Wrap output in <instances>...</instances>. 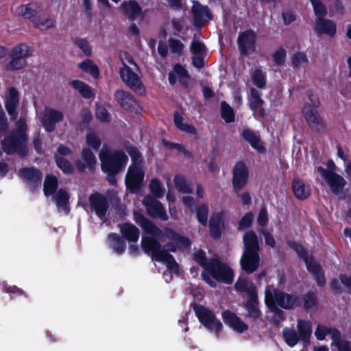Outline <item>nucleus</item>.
<instances>
[{
    "mask_svg": "<svg viewBox=\"0 0 351 351\" xmlns=\"http://www.w3.org/2000/svg\"><path fill=\"white\" fill-rule=\"evenodd\" d=\"M114 97L117 104L124 110L131 112L138 111L137 101L130 93L119 89L115 91Z\"/></svg>",
    "mask_w": 351,
    "mask_h": 351,
    "instance_id": "19",
    "label": "nucleus"
},
{
    "mask_svg": "<svg viewBox=\"0 0 351 351\" xmlns=\"http://www.w3.org/2000/svg\"><path fill=\"white\" fill-rule=\"evenodd\" d=\"M70 84L75 90H77L84 98L91 99L95 97L92 88L83 81L73 80L70 82Z\"/></svg>",
    "mask_w": 351,
    "mask_h": 351,
    "instance_id": "36",
    "label": "nucleus"
},
{
    "mask_svg": "<svg viewBox=\"0 0 351 351\" xmlns=\"http://www.w3.org/2000/svg\"><path fill=\"white\" fill-rule=\"evenodd\" d=\"M223 226V213L222 212L212 214L209 221V230L211 237L218 239L221 237V227Z\"/></svg>",
    "mask_w": 351,
    "mask_h": 351,
    "instance_id": "27",
    "label": "nucleus"
},
{
    "mask_svg": "<svg viewBox=\"0 0 351 351\" xmlns=\"http://www.w3.org/2000/svg\"><path fill=\"white\" fill-rule=\"evenodd\" d=\"M258 305L257 293L254 294L252 292V294L248 297L243 306L247 311V314L245 316L252 318L254 321L259 319L261 316V311L259 309Z\"/></svg>",
    "mask_w": 351,
    "mask_h": 351,
    "instance_id": "28",
    "label": "nucleus"
},
{
    "mask_svg": "<svg viewBox=\"0 0 351 351\" xmlns=\"http://www.w3.org/2000/svg\"><path fill=\"white\" fill-rule=\"evenodd\" d=\"M282 337L287 346L291 348L296 346L300 340L297 331L287 327H285L282 330Z\"/></svg>",
    "mask_w": 351,
    "mask_h": 351,
    "instance_id": "42",
    "label": "nucleus"
},
{
    "mask_svg": "<svg viewBox=\"0 0 351 351\" xmlns=\"http://www.w3.org/2000/svg\"><path fill=\"white\" fill-rule=\"evenodd\" d=\"M101 169L106 173V180L111 186H117V176L125 168L128 161L126 154L121 149L111 150L104 147L99 153Z\"/></svg>",
    "mask_w": 351,
    "mask_h": 351,
    "instance_id": "1",
    "label": "nucleus"
},
{
    "mask_svg": "<svg viewBox=\"0 0 351 351\" xmlns=\"http://www.w3.org/2000/svg\"><path fill=\"white\" fill-rule=\"evenodd\" d=\"M19 176L32 193L40 189L43 175L40 169L34 167H22L19 171Z\"/></svg>",
    "mask_w": 351,
    "mask_h": 351,
    "instance_id": "10",
    "label": "nucleus"
},
{
    "mask_svg": "<svg viewBox=\"0 0 351 351\" xmlns=\"http://www.w3.org/2000/svg\"><path fill=\"white\" fill-rule=\"evenodd\" d=\"M252 83L258 88L263 89L266 86V74L261 69H256L252 75Z\"/></svg>",
    "mask_w": 351,
    "mask_h": 351,
    "instance_id": "50",
    "label": "nucleus"
},
{
    "mask_svg": "<svg viewBox=\"0 0 351 351\" xmlns=\"http://www.w3.org/2000/svg\"><path fill=\"white\" fill-rule=\"evenodd\" d=\"M288 245L296 252L299 258L302 259L304 261L310 257L306 249L299 243L296 241H290L288 242Z\"/></svg>",
    "mask_w": 351,
    "mask_h": 351,
    "instance_id": "63",
    "label": "nucleus"
},
{
    "mask_svg": "<svg viewBox=\"0 0 351 351\" xmlns=\"http://www.w3.org/2000/svg\"><path fill=\"white\" fill-rule=\"evenodd\" d=\"M41 11L40 5L32 1L27 4H22L16 8L17 15L23 19L32 22L35 28L44 31L55 26V21L51 18L41 19L38 13Z\"/></svg>",
    "mask_w": 351,
    "mask_h": 351,
    "instance_id": "3",
    "label": "nucleus"
},
{
    "mask_svg": "<svg viewBox=\"0 0 351 351\" xmlns=\"http://www.w3.org/2000/svg\"><path fill=\"white\" fill-rule=\"evenodd\" d=\"M302 302H303V308L306 311H309L315 308L318 305V298L315 292L308 291L302 298H301Z\"/></svg>",
    "mask_w": 351,
    "mask_h": 351,
    "instance_id": "44",
    "label": "nucleus"
},
{
    "mask_svg": "<svg viewBox=\"0 0 351 351\" xmlns=\"http://www.w3.org/2000/svg\"><path fill=\"white\" fill-rule=\"evenodd\" d=\"M302 112L308 127L313 132L320 134L325 131V123L316 110L308 104H304Z\"/></svg>",
    "mask_w": 351,
    "mask_h": 351,
    "instance_id": "15",
    "label": "nucleus"
},
{
    "mask_svg": "<svg viewBox=\"0 0 351 351\" xmlns=\"http://www.w3.org/2000/svg\"><path fill=\"white\" fill-rule=\"evenodd\" d=\"M207 272L219 283L231 285L234 281L233 269L218 258H210V264Z\"/></svg>",
    "mask_w": 351,
    "mask_h": 351,
    "instance_id": "6",
    "label": "nucleus"
},
{
    "mask_svg": "<svg viewBox=\"0 0 351 351\" xmlns=\"http://www.w3.org/2000/svg\"><path fill=\"white\" fill-rule=\"evenodd\" d=\"M121 9L130 21H134L138 19L143 20L146 13V10L143 11L142 7L136 0L123 1L121 4Z\"/></svg>",
    "mask_w": 351,
    "mask_h": 351,
    "instance_id": "18",
    "label": "nucleus"
},
{
    "mask_svg": "<svg viewBox=\"0 0 351 351\" xmlns=\"http://www.w3.org/2000/svg\"><path fill=\"white\" fill-rule=\"evenodd\" d=\"M232 190L237 195L239 192L245 187L249 180V169L243 160L237 161L232 171Z\"/></svg>",
    "mask_w": 351,
    "mask_h": 351,
    "instance_id": "11",
    "label": "nucleus"
},
{
    "mask_svg": "<svg viewBox=\"0 0 351 351\" xmlns=\"http://www.w3.org/2000/svg\"><path fill=\"white\" fill-rule=\"evenodd\" d=\"M10 56L11 58V60L7 66L8 71H17L22 69L27 64L26 60H23L16 56H12L11 53Z\"/></svg>",
    "mask_w": 351,
    "mask_h": 351,
    "instance_id": "58",
    "label": "nucleus"
},
{
    "mask_svg": "<svg viewBox=\"0 0 351 351\" xmlns=\"http://www.w3.org/2000/svg\"><path fill=\"white\" fill-rule=\"evenodd\" d=\"M149 189L152 195V197L156 199L163 197L165 193V189L162 182L157 178H154L150 180Z\"/></svg>",
    "mask_w": 351,
    "mask_h": 351,
    "instance_id": "40",
    "label": "nucleus"
},
{
    "mask_svg": "<svg viewBox=\"0 0 351 351\" xmlns=\"http://www.w3.org/2000/svg\"><path fill=\"white\" fill-rule=\"evenodd\" d=\"M27 137L10 131L1 142L3 150L8 154L11 155L18 152L20 155L27 154L26 142Z\"/></svg>",
    "mask_w": 351,
    "mask_h": 351,
    "instance_id": "8",
    "label": "nucleus"
},
{
    "mask_svg": "<svg viewBox=\"0 0 351 351\" xmlns=\"http://www.w3.org/2000/svg\"><path fill=\"white\" fill-rule=\"evenodd\" d=\"M141 247L145 253H152V258L157 261L159 258V252L161 250V244L158 240L154 237H143L141 241Z\"/></svg>",
    "mask_w": 351,
    "mask_h": 351,
    "instance_id": "29",
    "label": "nucleus"
},
{
    "mask_svg": "<svg viewBox=\"0 0 351 351\" xmlns=\"http://www.w3.org/2000/svg\"><path fill=\"white\" fill-rule=\"evenodd\" d=\"M145 173L141 165L131 164L125 177L126 189L132 194L140 192L143 186Z\"/></svg>",
    "mask_w": 351,
    "mask_h": 351,
    "instance_id": "7",
    "label": "nucleus"
},
{
    "mask_svg": "<svg viewBox=\"0 0 351 351\" xmlns=\"http://www.w3.org/2000/svg\"><path fill=\"white\" fill-rule=\"evenodd\" d=\"M291 65L293 68H300L302 64H308V60L304 52H296L291 57Z\"/></svg>",
    "mask_w": 351,
    "mask_h": 351,
    "instance_id": "60",
    "label": "nucleus"
},
{
    "mask_svg": "<svg viewBox=\"0 0 351 351\" xmlns=\"http://www.w3.org/2000/svg\"><path fill=\"white\" fill-rule=\"evenodd\" d=\"M134 219L148 234L157 235L160 232L158 226L146 218L141 213L134 211Z\"/></svg>",
    "mask_w": 351,
    "mask_h": 351,
    "instance_id": "30",
    "label": "nucleus"
},
{
    "mask_svg": "<svg viewBox=\"0 0 351 351\" xmlns=\"http://www.w3.org/2000/svg\"><path fill=\"white\" fill-rule=\"evenodd\" d=\"M254 221V214L250 211L246 213L239 222V230H243L250 228Z\"/></svg>",
    "mask_w": 351,
    "mask_h": 351,
    "instance_id": "62",
    "label": "nucleus"
},
{
    "mask_svg": "<svg viewBox=\"0 0 351 351\" xmlns=\"http://www.w3.org/2000/svg\"><path fill=\"white\" fill-rule=\"evenodd\" d=\"M64 115L61 111L49 108L45 112L41 122L45 130L48 132L55 130L56 123L63 120Z\"/></svg>",
    "mask_w": 351,
    "mask_h": 351,
    "instance_id": "23",
    "label": "nucleus"
},
{
    "mask_svg": "<svg viewBox=\"0 0 351 351\" xmlns=\"http://www.w3.org/2000/svg\"><path fill=\"white\" fill-rule=\"evenodd\" d=\"M156 261L164 262L169 271L173 272L175 274H179L180 267L173 255L163 253V256L157 258Z\"/></svg>",
    "mask_w": 351,
    "mask_h": 351,
    "instance_id": "45",
    "label": "nucleus"
},
{
    "mask_svg": "<svg viewBox=\"0 0 351 351\" xmlns=\"http://www.w3.org/2000/svg\"><path fill=\"white\" fill-rule=\"evenodd\" d=\"M121 78L138 95L143 96L146 94V89L138 75L128 66L124 64V67L119 71Z\"/></svg>",
    "mask_w": 351,
    "mask_h": 351,
    "instance_id": "12",
    "label": "nucleus"
},
{
    "mask_svg": "<svg viewBox=\"0 0 351 351\" xmlns=\"http://www.w3.org/2000/svg\"><path fill=\"white\" fill-rule=\"evenodd\" d=\"M298 334L303 345L306 346L310 343L312 335V326L309 321L305 319H298L297 322Z\"/></svg>",
    "mask_w": 351,
    "mask_h": 351,
    "instance_id": "31",
    "label": "nucleus"
},
{
    "mask_svg": "<svg viewBox=\"0 0 351 351\" xmlns=\"http://www.w3.org/2000/svg\"><path fill=\"white\" fill-rule=\"evenodd\" d=\"M54 160L57 167L66 175H71L74 172L73 164L66 158L54 154Z\"/></svg>",
    "mask_w": 351,
    "mask_h": 351,
    "instance_id": "41",
    "label": "nucleus"
},
{
    "mask_svg": "<svg viewBox=\"0 0 351 351\" xmlns=\"http://www.w3.org/2000/svg\"><path fill=\"white\" fill-rule=\"evenodd\" d=\"M209 208L207 204H202L196 208V217L199 223L206 226L208 223Z\"/></svg>",
    "mask_w": 351,
    "mask_h": 351,
    "instance_id": "55",
    "label": "nucleus"
},
{
    "mask_svg": "<svg viewBox=\"0 0 351 351\" xmlns=\"http://www.w3.org/2000/svg\"><path fill=\"white\" fill-rule=\"evenodd\" d=\"M120 232L122 237L130 242L136 243L138 238L140 232L133 223L126 222L119 225Z\"/></svg>",
    "mask_w": 351,
    "mask_h": 351,
    "instance_id": "33",
    "label": "nucleus"
},
{
    "mask_svg": "<svg viewBox=\"0 0 351 351\" xmlns=\"http://www.w3.org/2000/svg\"><path fill=\"white\" fill-rule=\"evenodd\" d=\"M191 307L193 308L199 322L208 330L215 331L217 336H219L223 329V324L213 311L195 302L191 304Z\"/></svg>",
    "mask_w": 351,
    "mask_h": 351,
    "instance_id": "5",
    "label": "nucleus"
},
{
    "mask_svg": "<svg viewBox=\"0 0 351 351\" xmlns=\"http://www.w3.org/2000/svg\"><path fill=\"white\" fill-rule=\"evenodd\" d=\"M265 303L267 307L274 313V322L277 324L282 322L285 319L284 312L276 305L274 300H269L265 298Z\"/></svg>",
    "mask_w": 351,
    "mask_h": 351,
    "instance_id": "46",
    "label": "nucleus"
},
{
    "mask_svg": "<svg viewBox=\"0 0 351 351\" xmlns=\"http://www.w3.org/2000/svg\"><path fill=\"white\" fill-rule=\"evenodd\" d=\"M58 188V180L56 176L47 174L43 184V192L46 197L53 195L57 193Z\"/></svg>",
    "mask_w": 351,
    "mask_h": 351,
    "instance_id": "38",
    "label": "nucleus"
},
{
    "mask_svg": "<svg viewBox=\"0 0 351 351\" xmlns=\"http://www.w3.org/2000/svg\"><path fill=\"white\" fill-rule=\"evenodd\" d=\"M317 170L334 195H338L343 191L347 184L343 176L336 173L334 169H326L322 166H319Z\"/></svg>",
    "mask_w": 351,
    "mask_h": 351,
    "instance_id": "9",
    "label": "nucleus"
},
{
    "mask_svg": "<svg viewBox=\"0 0 351 351\" xmlns=\"http://www.w3.org/2000/svg\"><path fill=\"white\" fill-rule=\"evenodd\" d=\"M79 68L85 73H88L94 78L99 76V70L98 66L93 62L90 59H86L79 64Z\"/></svg>",
    "mask_w": 351,
    "mask_h": 351,
    "instance_id": "47",
    "label": "nucleus"
},
{
    "mask_svg": "<svg viewBox=\"0 0 351 351\" xmlns=\"http://www.w3.org/2000/svg\"><path fill=\"white\" fill-rule=\"evenodd\" d=\"M240 136L259 154H265L267 152V149L261 141L260 134L252 129H243L241 132Z\"/></svg>",
    "mask_w": 351,
    "mask_h": 351,
    "instance_id": "22",
    "label": "nucleus"
},
{
    "mask_svg": "<svg viewBox=\"0 0 351 351\" xmlns=\"http://www.w3.org/2000/svg\"><path fill=\"white\" fill-rule=\"evenodd\" d=\"M33 49L25 43H20L16 45L11 51L12 56H16L25 60L33 54Z\"/></svg>",
    "mask_w": 351,
    "mask_h": 351,
    "instance_id": "43",
    "label": "nucleus"
},
{
    "mask_svg": "<svg viewBox=\"0 0 351 351\" xmlns=\"http://www.w3.org/2000/svg\"><path fill=\"white\" fill-rule=\"evenodd\" d=\"M304 263L307 271L313 275L317 274L322 271L321 265L315 261L313 256H310L308 258L304 261Z\"/></svg>",
    "mask_w": 351,
    "mask_h": 351,
    "instance_id": "61",
    "label": "nucleus"
},
{
    "mask_svg": "<svg viewBox=\"0 0 351 351\" xmlns=\"http://www.w3.org/2000/svg\"><path fill=\"white\" fill-rule=\"evenodd\" d=\"M88 201L90 210L95 212L101 220H104L109 208V202L107 197L99 192H95L89 196Z\"/></svg>",
    "mask_w": 351,
    "mask_h": 351,
    "instance_id": "17",
    "label": "nucleus"
},
{
    "mask_svg": "<svg viewBox=\"0 0 351 351\" xmlns=\"http://www.w3.org/2000/svg\"><path fill=\"white\" fill-rule=\"evenodd\" d=\"M86 143L89 146L88 148L97 151L101 145V141L99 136H97L93 131L90 130L86 133Z\"/></svg>",
    "mask_w": 351,
    "mask_h": 351,
    "instance_id": "54",
    "label": "nucleus"
},
{
    "mask_svg": "<svg viewBox=\"0 0 351 351\" xmlns=\"http://www.w3.org/2000/svg\"><path fill=\"white\" fill-rule=\"evenodd\" d=\"M265 298L274 300L276 305L285 310L293 309L302 305L300 296L285 293L277 288L271 290L268 286L265 290Z\"/></svg>",
    "mask_w": 351,
    "mask_h": 351,
    "instance_id": "4",
    "label": "nucleus"
},
{
    "mask_svg": "<svg viewBox=\"0 0 351 351\" xmlns=\"http://www.w3.org/2000/svg\"><path fill=\"white\" fill-rule=\"evenodd\" d=\"M168 43L172 53L176 54L178 56L182 55L184 45L180 40L170 38L168 40Z\"/></svg>",
    "mask_w": 351,
    "mask_h": 351,
    "instance_id": "59",
    "label": "nucleus"
},
{
    "mask_svg": "<svg viewBox=\"0 0 351 351\" xmlns=\"http://www.w3.org/2000/svg\"><path fill=\"white\" fill-rule=\"evenodd\" d=\"M125 149L132 159V164H138V165H141L143 161V158L138 148L134 145L130 144L126 146Z\"/></svg>",
    "mask_w": 351,
    "mask_h": 351,
    "instance_id": "56",
    "label": "nucleus"
},
{
    "mask_svg": "<svg viewBox=\"0 0 351 351\" xmlns=\"http://www.w3.org/2000/svg\"><path fill=\"white\" fill-rule=\"evenodd\" d=\"M243 252L240 258L241 269L250 274L258 269L261 262L259 239L255 232L247 230L243 236Z\"/></svg>",
    "mask_w": 351,
    "mask_h": 351,
    "instance_id": "2",
    "label": "nucleus"
},
{
    "mask_svg": "<svg viewBox=\"0 0 351 351\" xmlns=\"http://www.w3.org/2000/svg\"><path fill=\"white\" fill-rule=\"evenodd\" d=\"M142 202L145 208L147 214L149 217L154 219H160L164 221L168 220L169 217L166 210L163 204L158 199L152 197L151 195H147L145 196Z\"/></svg>",
    "mask_w": 351,
    "mask_h": 351,
    "instance_id": "13",
    "label": "nucleus"
},
{
    "mask_svg": "<svg viewBox=\"0 0 351 351\" xmlns=\"http://www.w3.org/2000/svg\"><path fill=\"white\" fill-rule=\"evenodd\" d=\"M265 101L261 97L260 93L254 88L250 89V99L249 106L254 112L256 119L261 120L265 117L266 112L263 108Z\"/></svg>",
    "mask_w": 351,
    "mask_h": 351,
    "instance_id": "21",
    "label": "nucleus"
},
{
    "mask_svg": "<svg viewBox=\"0 0 351 351\" xmlns=\"http://www.w3.org/2000/svg\"><path fill=\"white\" fill-rule=\"evenodd\" d=\"M95 116L96 118L102 123H108L111 121L110 113L103 106H97Z\"/></svg>",
    "mask_w": 351,
    "mask_h": 351,
    "instance_id": "64",
    "label": "nucleus"
},
{
    "mask_svg": "<svg viewBox=\"0 0 351 351\" xmlns=\"http://www.w3.org/2000/svg\"><path fill=\"white\" fill-rule=\"evenodd\" d=\"M221 117L227 123H232L235 120L234 110L224 101L221 103Z\"/></svg>",
    "mask_w": 351,
    "mask_h": 351,
    "instance_id": "48",
    "label": "nucleus"
},
{
    "mask_svg": "<svg viewBox=\"0 0 351 351\" xmlns=\"http://www.w3.org/2000/svg\"><path fill=\"white\" fill-rule=\"evenodd\" d=\"M292 189L295 196L300 200H304L307 199L311 193L309 186L299 178H294L292 182Z\"/></svg>",
    "mask_w": 351,
    "mask_h": 351,
    "instance_id": "34",
    "label": "nucleus"
},
{
    "mask_svg": "<svg viewBox=\"0 0 351 351\" xmlns=\"http://www.w3.org/2000/svg\"><path fill=\"white\" fill-rule=\"evenodd\" d=\"M330 335L332 342L339 338L341 335L339 330L335 327L328 328L323 324H318L315 331V336L319 341H323L326 339V335Z\"/></svg>",
    "mask_w": 351,
    "mask_h": 351,
    "instance_id": "32",
    "label": "nucleus"
},
{
    "mask_svg": "<svg viewBox=\"0 0 351 351\" xmlns=\"http://www.w3.org/2000/svg\"><path fill=\"white\" fill-rule=\"evenodd\" d=\"M192 14L193 16L194 25L197 27H202L204 25L205 19L206 17L208 20L213 19V15L208 5H202L197 3L192 8Z\"/></svg>",
    "mask_w": 351,
    "mask_h": 351,
    "instance_id": "25",
    "label": "nucleus"
},
{
    "mask_svg": "<svg viewBox=\"0 0 351 351\" xmlns=\"http://www.w3.org/2000/svg\"><path fill=\"white\" fill-rule=\"evenodd\" d=\"M71 40L86 56L90 57L92 55V47L86 38L72 37Z\"/></svg>",
    "mask_w": 351,
    "mask_h": 351,
    "instance_id": "49",
    "label": "nucleus"
},
{
    "mask_svg": "<svg viewBox=\"0 0 351 351\" xmlns=\"http://www.w3.org/2000/svg\"><path fill=\"white\" fill-rule=\"evenodd\" d=\"M97 165V158L90 148H83L81 152V159L75 161V166L79 173L86 170L89 173L95 171Z\"/></svg>",
    "mask_w": 351,
    "mask_h": 351,
    "instance_id": "16",
    "label": "nucleus"
},
{
    "mask_svg": "<svg viewBox=\"0 0 351 351\" xmlns=\"http://www.w3.org/2000/svg\"><path fill=\"white\" fill-rule=\"evenodd\" d=\"M256 34L252 29L241 32L237 38L239 53L243 56H247L256 50Z\"/></svg>",
    "mask_w": 351,
    "mask_h": 351,
    "instance_id": "14",
    "label": "nucleus"
},
{
    "mask_svg": "<svg viewBox=\"0 0 351 351\" xmlns=\"http://www.w3.org/2000/svg\"><path fill=\"white\" fill-rule=\"evenodd\" d=\"M110 247L117 254H122L125 250L126 243L124 239L117 233H110L108 236Z\"/></svg>",
    "mask_w": 351,
    "mask_h": 351,
    "instance_id": "37",
    "label": "nucleus"
},
{
    "mask_svg": "<svg viewBox=\"0 0 351 351\" xmlns=\"http://www.w3.org/2000/svg\"><path fill=\"white\" fill-rule=\"evenodd\" d=\"M221 317L225 324L238 333H243L248 330V325L230 310L223 311Z\"/></svg>",
    "mask_w": 351,
    "mask_h": 351,
    "instance_id": "20",
    "label": "nucleus"
},
{
    "mask_svg": "<svg viewBox=\"0 0 351 351\" xmlns=\"http://www.w3.org/2000/svg\"><path fill=\"white\" fill-rule=\"evenodd\" d=\"M234 288L238 291L247 293L248 296L252 294V292L254 294L257 293L256 287L253 285L249 286L247 280L245 278H239L234 284Z\"/></svg>",
    "mask_w": 351,
    "mask_h": 351,
    "instance_id": "53",
    "label": "nucleus"
},
{
    "mask_svg": "<svg viewBox=\"0 0 351 351\" xmlns=\"http://www.w3.org/2000/svg\"><path fill=\"white\" fill-rule=\"evenodd\" d=\"M194 261L200 265L204 270L207 271L210 267V258L208 259L205 252L199 249L193 254Z\"/></svg>",
    "mask_w": 351,
    "mask_h": 351,
    "instance_id": "51",
    "label": "nucleus"
},
{
    "mask_svg": "<svg viewBox=\"0 0 351 351\" xmlns=\"http://www.w3.org/2000/svg\"><path fill=\"white\" fill-rule=\"evenodd\" d=\"M53 198L59 210H63L66 214L70 212L69 195L64 189H60L53 195Z\"/></svg>",
    "mask_w": 351,
    "mask_h": 351,
    "instance_id": "35",
    "label": "nucleus"
},
{
    "mask_svg": "<svg viewBox=\"0 0 351 351\" xmlns=\"http://www.w3.org/2000/svg\"><path fill=\"white\" fill-rule=\"evenodd\" d=\"M316 19H322L327 14L326 6L321 1V0H310Z\"/></svg>",
    "mask_w": 351,
    "mask_h": 351,
    "instance_id": "57",
    "label": "nucleus"
},
{
    "mask_svg": "<svg viewBox=\"0 0 351 351\" xmlns=\"http://www.w3.org/2000/svg\"><path fill=\"white\" fill-rule=\"evenodd\" d=\"M174 184L177 190L182 193H192V189L186 183L185 176L181 174H177L175 176Z\"/></svg>",
    "mask_w": 351,
    "mask_h": 351,
    "instance_id": "52",
    "label": "nucleus"
},
{
    "mask_svg": "<svg viewBox=\"0 0 351 351\" xmlns=\"http://www.w3.org/2000/svg\"><path fill=\"white\" fill-rule=\"evenodd\" d=\"M20 95L15 87H10L8 90V95L5 101V108L8 114L13 120H15L19 114L17 108L19 104Z\"/></svg>",
    "mask_w": 351,
    "mask_h": 351,
    "instance_id": "24",
    "label": "nucleus"
},
{
    "mask_svg": "<svg viewBox=\"0 0 351 351\" xmlns=\"http://www.w3.org/2000/svg\"><path fill=\"white\" fill-rule=\"evenodd\" d=\"M167 231L168 238L175 242L178 247L185 250L191 247V241L189 237L182 236L171 229H167Z\"/></svg>",
    "mask_w": 351,
    "mask_h": 351,
    "instance_id": "39",
    "label": "nucleus"
},
{
    "mask_svg": "<svg viewBox=\"0 0 351 351\" xmlns=\"http://www.w3.org/2000/svg\"><path fill=\"white\" fill-rule=\"evenodd\" d=\"M316 31L319 34H326L330 37H334L337 33V24L330 19H316L315 20Z\"/></svg>",
    "mask_w": 351,
    "mask_h": 351,
    "instance_id": "26",
    "label": "nucleus"
}]
</instances>
